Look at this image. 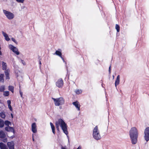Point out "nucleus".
Wrapping results in <instances>:
<instances>
[{
  "instance_id": "obj_6",
  "label": "nucleus",
  "mask_w": 149,
  "mask_h": 149,
  "mask_svg": "<svg viewBox=\"0 0 149 149\" xmlns=\"http://www.w3.org/2000/svg\"><path fill=\"white\" fill-rule=\"evenodd\" d=\"M8 47L10 49L17 55H18L20 53L17 47L11 45H9Z\"/></svg>"
},
{
  "instance_id": "obj_4",
  "label": "nucleus",
  "mask_w": 149,
  "mask_h": 149,
  "mask_svg": "<svg viewBox=\"0 0 149 149\" xmlns=\"http://www.w3.org/2000/svg\"><path fill=\"white\" fill-rule=\"evenodd\" d=\"M52 98L53 100L54 104L56 106H58L64 104L65 100L62 97L56 98Z\"/></svg>"
},
{
  "instance_id": "obj_8",
  "label": "nucleus",
  "mask_w": 149,
  "mask_h": 149,
  "mask_svg": "<svg viewBox=\"0 0 149 149\" xmlns=\"http://www.w3.org/2000/svg\"><path fill=\"white\" fill-rule=\"evenodd\" d=\"M63 84V80L61 79H59L56 82V85L58 88L62 87Z\"/></svg>"
},
{
  "instance_id": "obj_22",
  "label": "nucleus",
  "mask_w": 149,
  "mask_h": 149,
  "mask_svg": "<svg viewBox=\"0 0 149 149\" xmlns=\"http://www.w3.org/2000/svg\"><path fill=\"white\" fill-rule=\"evenodd\" d=\"M4 125V122L3 121L0 119V127L2 128L3 127Z\"/></svg>"
},
{
  "instance_id": "obj_5",
  "label": "nucleus",
  "mask_w": 149,
  "mask_h": 149,
  "mask_svg": "<svg viewBox=\"0 0 149 149\" xmlns=\"http://www.w3.org/2000/svg\"><path fill=\"white\" fill-rule=\"evenodd\" d=\"M3 12L6 18L8 19L11 20L14 18L15 15L12 13L5 10H3Z\"/></svg>"
},
{
  "instance_id": "obj_16",
  "label": "nucleus",
  "mask_w": 149,
  "mask_h": 149,
  "mask_svg": "<svg viewBox=\"0 0 149 149\" xmlns=\"http://www.w3.org/2000/svg\"><path fill=\"white\" fill-rule=\"evenodd\" d=\"M2 33L4 37L5 38V39L7 41H9L10 40V39L9 38L7 34L4 32L3 31L2 32Z\"/></svg>"
},
{
  "instance_id": "obj_24",
  "label": "nucleus",
  "mask_w": 149,
  "mask_h": 149,
  "mask_svg": "<svg viewBox=\"0 0 149 149\" xmlns=\"http://www.w3.org/2000/svg\"><path fill=\"white\" fill-rule=\"evenodd\" d=\"M5 89V86L4 85H2L0 87V92H3Z\"/></svg>"
},
{
  "instance_id": "obj_3",
  "label": "nucleus",
  "mask_w": 149,
  "mask_h": 149,
  "mask_svg": "<svg viewBox=\"0 0 149 149\" xmlns=\"http://www.w3.org/2000/svg\"><path fill=\"white\" fill-rule=\"evenodd\" d=\"M93 138L96 140H98L100 139L101 137L97 126H96L94 128L93 131Z\"/></svg>"
},
{
  "instance_id": "obj_10",
  "label": "nucleus",
  "mask_w": 149,
  "mask_h": 149,
  "mask_svg": "<svg viewBox=\"0 0 149 149\" xmlns=\"http://www.w3.org/2000/svg\"><path fill=\"white\" fill-rule=\"evenodd\" d=\"M72 104L75 106L78 111H79L80 110V105L78 102H72Z\"/></svg>"
},
{
  "instance_id": "obj_41",
  "label": "nucleus",
  "mask_w": 149,
  "mask_h": 149,
  "mask_svg": "<svg viewBox=\"0 0 149 149\" xmlns=\"http://www.w3.org/2000/svg\"><path fill=\"white\" fill-rule=\"evenodd\" d=\"M111 66H110V67H109V73H111Z\"/></svg>"
},
{
  "instance_id": "obj_27",
  "label": "nucleus",
  "mask_w": 149,
  "mask_h": 149,
  "mask_svg": "<svg viewBox=\"0 0 149 149\" xmlns=\"http://www.w3.org/2000/svg\"><path fill=\"white\" fill-rule=\"evenodd\" d=\"M4 75L3 74H1L0 75V82H3L4 80L3 79Z\"/></svg>"
},
{
  "instance_id": "obj_19",
  "label": "nucleus",
  "mask_w": 149,
  "mask_h": 149,
  "mask_svg": "<svg viewBox=\"0 0 149 149\" xmlns=\"http://www.w3.org/2000/svg\"><path fill=\"white\" fill-rule=\"evenodd\" d=\"M54 54L57 55L60 57L62 56V53L61 51L59 50H56Z\"/></svg>"
},
{
  "instance_id": "obj_42",
  "label": "nucleus",
  "mask_w": 149,
  "mask_h": 149,
  "mask_svg": "<svg viewBox=\"0 0 149 149\" xmlns=\"http://www.w3.org/2000/svg\"><path fill=\"white\" fill-rule=\"evenodd\" d=\"M81 147L80 146H79L77 149H81Z\"/></svg>"
},
{
  "instance_id": "obj_13",
  "label": "nucleus",
  "mask_w": 149,
  "mask_h": 149,
  "mask_svg": "<svg viewBox=\"0 0 149 149\" xmlns=\"http://www.w3.org/2000/svg\"><path fill=\"white\" fill-rule=\"evenodd\" d=\"M5 70V73L6 76V79H9V74L10 72V70L9 69H6V70Z\"/></svg>"
},
{
  "instance_id": "obj_9",
  "label": "nucleus",
  "mask_w": 149,
  "mask_h": 149,
  "mask_svg": "<svg viewBox=\"0 0 149 149\" xmlns=\"http://www.w3.org/2000/svg\"><path fill=\"white\" fill-rule=\"evenodd\" d=\"M37 128L36 124L35 123H33L31 125V130L33 133H36L37 132Z\"/></svg>"
},
{
  "instance_id": "obj_1",
  "label": "nucleus",
  "mask_w": 149,
  "mask_h": 149,
  "mask_svg": "<svg viewBox=\"0 0 149 149\" xmlns=\"http://www.w3.org/2000/svg\"><path fill=\"white\" fill-rule=\"evenodd\" d=\"M60 126L63 132L67 135L68 134V131L67 126L65 122L61 119H59L56 122V127L58 130H59Z\"/></svg>"
},
{
  "instance_id": "obj_31",
  "label": "nucleus",
  "mask_w": 149,
  "mask_h": 149,
  "mask_svg": "<svg viewBox=\"0 0 149 149\" xmlns=\"http://www.w3.org/2000/svg\"><path fill=\"white\" fill-rule=\"evenodd\" d=\"M8 108L10 109V111H12L13 109H12L11 105H8Z\"/></svg>"
},
{
  "instance_id": "obj_21",
  "label": "nucleus",
  "mask_w": 149,
  "mask_h": 149,
  "mask_svg": "<svg viewBox=\"0 0 149 149\" xmlns=\"http://www.w3.org/2000/svg\"><path fill=\"white\" fill-rule=\"evenodd\" d=\"M4 124L8 126L11 125V123L8 120L5 121L4 122Z\"/></svg>"
},
{
  "instance_id": "obj_45",
  "label": "nucleus",
  "mask_w": 149,
  "mask_h": 149,
  "mask_svg": "<svg viewBox=\"0 0 149 149\" xmlns=\"http://www.w3.org/2000/svg\"><path fill=\"white\" fill-rule=\"evenodd\" d=\"M33 140L34 141V139L33 138Z\"/></svg>"
},
{
  "instance_id": "obj_38",
  "label": "nucleus",
  "mask_w": 149,
  "mask_h": 149,
  "mask_svg": "<svg viewBox=\"0 0 149 149\" xmlns=\"http://www.w3.org/2000/svg\"><path fill=\"white\" fill-rule=\"evenodd\" d=\"M60 57L62 59V60L63 61V62H65V63H66V62H65V61L64 59L63 58L62 56H60Z\"/></svg>"
},
{
  "instance_id": "obj_14",
  "label": "nucleus",
  "mask_w": 149,
  "mask_h": 149,
  "mask_svg": "<svg viewBox=\"0 0 149 149\" xmlns=\"http://www.w3.org/2000/svg\"><path fill=\"white\" fill-rule=\"evenodd\" d=\"M1 65L2 70H6V69H7V66L6 63L4 62V61H2Z\"/></svg>"
},
{
  "instance_id": "obj_48",
  "label": "nucleus",
  "mask_w": 149,
  "mask_h": 149,
  "mask_svg": "<svg viewBox=\"0 0 149 149\" xmlns=\"http://www.w3.org/2000/svg\"><path fill=\"white\" fill-rule=\"evenodd\" d=\"M114 76H113V78H114Z\"/></svg>"
},
{
  "instance_id": "obj_44",
  "label": "nucleus",
  "mask_w": 149,
  "mask_h": 149,
  "mask_svg": "<svg viewBox=\"0 0 149 149\" xmlns=\"http://www.w3.org/2000/svg\"><path fill=\"white\" fill-rule=\"evenodd\" d=\"M11 117L12 118H13V114H11Z\"/></svg>"
},
{
  "instance_id": "obj_37",
  "label": "nucleus",
  "mask_w": 149,
  "mask_h": 149,
  "mask_svg": "<svg viewBox=\"0 0 149 149\" xmlns=\"http://www.w3.org/2000/svg\"><path fill=\"white\" fill-rule=\"evenodd\" d=\"M60 57L62 59V60L63 61V62H65V63H66V62H65V61L64 59L63 58L62 56H60Z\"/></svg>"
},
{
  "instance_id": "obj_35",
  "label": "nucleus",
  "mask_w": 149,
  "mask_h": 149,
  "mask_svg": "<svg viewBox=\"0 0 149 149\" xmlns=\"http://www.w3.org/2000/svg\"><path fill=\"white\" fill-rule=\"evenodd\" d=\"M12 40L15 43H17V41H16V40L15 39H14V38H12Z\"/></svg>"
},
{
  "instance_id": "obj_46",
  "label": "nucleus",
  "mask_w": 149,
  "mask_h": 149,
  "mask_svg": "<svg viewBox=\"0 0 149 149\" xmlns=\"http://www.w3.org/2000/svg\"><path fill=\"white\" fill-rule=\"evenodd\" d=\"M19 75H20V74H21V73H20V72H19Z\"/></svg>"
},
{
  "instance_id": "obj_36",
  "label": "nucleus",
  "mask_w": 149,
  "mask_h": 149,
  "mask_svg": "<svg viewBox=\"0 0 149 149\" xmlns=\"http://www.w3.org/2000/svg\"><path fill=\"white\" fill-rule=\"evenodd\" d=\"M3 141L4 142H6L7 141V138H5L3 139Z\"/></svg>"
},
{
  "instance_id": "obj_40",
  "label": "nucleus",
  "mask_w": 149,
  "mask_h": 149,
  "mask_svg": "<svg viewBox=\"0 0 149 149\" xmlns=\"http://www.w3.org/2000/svg\"><path fill=\"white\" fill-rule=\"evenodd\" d=\"M19 93H20V94L21 95V97H22V92L21 91H20Z\"/></svg>"
},
{
  "instance_id": "obj_23",
  "label": "nucleus",
  "mask_w": 149,
  "mask_h": 149,
  "mask_svg": "<svg viewBox=\"0 0 149 149\" xmlns=\"http://www.w3.org/2000/svg\"><path fill=\"white\" fill-rule=\"evenodd\" d=\"M75 92L77 94H79L82 93V91L80 89H77L75 90Z\"/></svg>"
},
{
  "instance_id": "obj_20",
  "label": "nucleus",
  "mask_w": 149,
  "mask_h": 149,
  "mask_svg": "<svg viewBox=\"0 0 149 149\" xmlns=\"http://www.w3.org/2000/svg\"><path fill=\"white\" fill-rule=\"evenodd\" d=\"M50 125L52 130L53 133L54 134L55 131V127L54 125L52 123H50Z\"/></svg>"
},
{
  "instance_id": "obj_29",
  "label": "nucleus",
  "mask_w": 149,
  "mask_h": 149,
  "mask_svg": "<svg viewBox=\"0 0 149 149\" xmlns=\"http://www.w3.org/2000/svg\"><path fill=\"white\" fill-rule=\"evenodd\" d=\"M115 27H115L116 29L117 30V32H119V31H120V27H119V26L117 24H116V25Z\"/></svg>"
},
{
  "instance_id": "obj_25",
  "label": "nucleus",
  "mask_w": 149,
  "mask_h": 149,
  "mask_svg": "<svg viewBox=\"0 0 149 149\" xmlns=\"http://www.w3.org/2000/svg\"><path fill=\"white\" fill-rule=\"evenodd\" d=\"M9 95V92L8 91H4L3 95L5 97L8 96Z\"/></svg>"
},
{
  "instance_id": "obj_17",
  "label": "nucleus",
  "mask_w": 149,
  "mask_h": 149,
  "mask_svg": "<svg viewBox=\"0 0 149 149\" xmlns=\"http://www.w3.org/2000/svg\"><path fill=\"white\" fill-rule=\"evenodd\" d=\"M6 135L4 132L2 130L0 131V138H3L6 137Z\"/></svg>"
},
{
  "instance_id": "obj_34",
  "label": "nucleus",
  "mask_w": 149,
  "mask_h": 149,
  "mask_svg": "<svg viewBox=\"0 0 149 149\" xmlns=\"http://www.w3.org/2000/svg\"><path fill=\"white\" fill-rule=\"evenodd\" d=\"M17 79H20V80H22V77H20L17 74Z\"/></svg>"
},
{
  "instance_id": "obj_12",
  "label": "nucleus",
  "mask_w": 149,
  "mask_h": 149,
  "mask_svg": "<svg viewBox=\"0 0 149 149\" xmlns=\"http://www.w3.org/2000/svg\"><path fill=\"white\" fill-rule=\"evenodd\" d=\"M5 130L8 131L10 132H13L14 133V130L13 128L10 126H8L5 128Z\"/></svg>"
},
{
  "instance_id": "obj_15",
  "label": "nucleus",
  "mask_w": 149,
  "mask_h": 149,
  "mask_svg": "<svg viewBox=\"0 0 149 149\" xmlns=\"http://www.w3.org/2000/svg\"><path fill=\"white\" fill-rule=\"evenodd\" d=\"M120 76L119 75H118L116 79L115 82V86L116 87L120 83Z\"/></svg>"
},
{
  "instance_id": "obj_26",
  "label": "nucleus",
  "mask_w": 149,
  "mask_h": 149,
  "mask_svg": "<svg viewBox=\"0 0 149 149\" xmlns=\"http://www.w3.org/2000/svg\"><path fill=\"white\" fill-rule=\"evenodd\" d=\"M8 90L10 91L12 93L14 92V87L12 86H9L8 87Z\"/></svg>"
},
{
  "instance_id": "obj_30",
  "label": "nucleus",
  "mask_w": 149,
  "mask_h": 149,
  "mask_svg": "<svg viewBox=\"0 0 149 149\" xmlns=\"http://www.w3.org/2000/svg\"><path fill=\"white\" fill-rule=\"evenodd\" d=\"M15 1L18 3H23L25 0H15Z\"/></svg>"
},
{
  "instance_id": "obj_11",
  "label": "nucleus",
  "mask_w": 149,
  "mask_h": 149,
  "mask_svg": "<svg viewBox=\"0 0 149 149\" xmlns=\"http://www.w3.org/2000/svg\"><path fill=\"white\" fill-rule=\"evenodd\" d=\"M7 145L9 149H14V143L13 141L8 142Z\"/></svg>"
},
{
  "instance_id": "obj_33",
  "label": "nucleus",
  "mask_w": 149,
  "mask_h": 149,
  "mask_svg": "<svg viewBox=\"0 0 149 149\" xmlns=\"http://www.w3.org/2000/svg\"><path fill=\"white\" fill-rule=\"evenodd\" d=\"M7 103L8 106V105H10L11 103L10 100H7Z\"/></svg>"
},
{
  "instance_id": "obj_7",
  "label": "nucleus",
  "mask_w": 149,
  "mask_h": 149,
  "mask_svg": "<svg viewBox=\"0 0 149 149\" xmlns=\"http://www.w3.org/2000/svg\"><path fill=\"white\" fill-rule=\"evenodd\" d=\"M144 138L146 142L149 141V127H147L144 131Z\"/></svg>"
},
{
  "instance_id": "obj_47",
  "label": "nucleus",
  "mask_w": 149,
  "mask_h": 149,
  "mask_svg": "<svg viewBox=\"0 0 149 149\" xmlns=\"http://www.w3.org/2000/svg\"><path fill=\"white\" fill-rule=\"evenodd\" d=\"M40 64H41V62H40Z\"/></svg>"
},
{
  "instance_id": "obj_39",
  "label": "nucleus",
  "mask_w": 149,
  "mask_h": 149,
  "mask_svg": "<svg viewBox=\"0 0 149 149\" xmlns=\"http://www.w3.org/2000/svg\"><path fill=\"white\" fill-rule=\"evenodd\" d=\"M60 57L62 59V60L63 61V62H65V63H66V62H65V61L64 59L63 58L62 56H60Z\"/></svg>"
},
{
  "instance_id": "obj_18",
  "label": "nucleus",
  "mask_w": 149,
  "mask_h": 149,
  "mask_svg": "<svg viewBox=\"0 0 149 149\" xmlns=\"http://www.w3.org/2000/svg\"><path fill=\"white\" fill-rule=\"evenodd\" d=\"M0 148L1 149H8L6 145L2 143H0Z\"/></svg>"
},
{
  "instance_id": "obj_28",
  "label": "nucleus",
  "mask_w": 149,
  "mask_h": 149,
  "mask_svg": "<svg viewBox=\"0 0 149 149\" xmlns=\"http://www.w3.org/2000/svg\"><path fill=\"white\" fill-rule=\"evenodd\" d=\"M0 116L1 118H4L6 117L5 113L3 112H1L0 113Z\"/></svg>"
},
{
  "instance_id": "obj_2",
  "label": "nucleus",
  "mask_w": 149,
  "mask_h": 149,
  "mask_svg": "<svg viewBox=\"0 0 149 149\" xmlns=\"http://www.w3.org/2000/svg\"><path fill=\"white\" fill-rule=\"evenodd\" d=\"M138 134V130L136 128L133 127L131 129L130 131V136L132 144H135L136 143Z\"/></svg>"
},
{
  "instance_id": "obj_32",
  "label": "nucleus",
  "mask_w": 149,
  "mask_h": 149,
  "mask_svg": "<svg viewBox=\"0 0 149 149\" xmlns=\"http://www.w3.org/2000/svg\"><path fill=\"white\" fill-rule=\"evenodd\" d=\"M19 59L20 60L21 62L23 64V65H25V63L23 60L20 59Z\"/></svg>"
},
{
  "instance_id": "obj_43",
  "label": "nucleus",
  "mask_w": 149,
  "mask_h": 149,
  "mask_svg": "<svg viewBox=\"0 0 149 149\" xmlns=\"http://www.w3.org/2000/svg\"><path fill=\"white\" fill-rule=\"evenodd\" d=\"M61 149H66L65 147H61Z\"/></svg>"
}]
</instances>
